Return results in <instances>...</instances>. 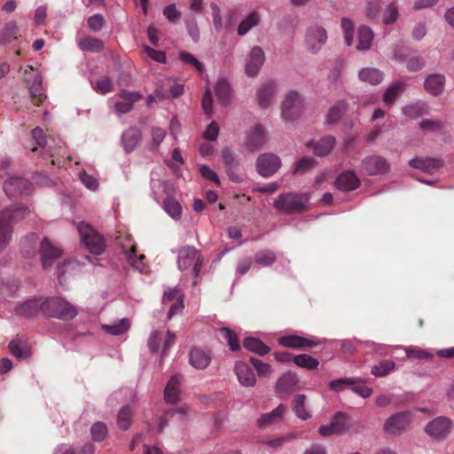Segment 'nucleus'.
Here are the masks:
<instances>
[{
    "label": "nucleus",
    "mask_w": 454,
    "mask_h": 454,
    "mask_svg": "<svg viewBox=\"0 0 454 454\" xmlns=\"http://www.w3.org/2000/svg\"><path fill=\"white\" fill-rule=\"evenodd\" d=\"M399 17L398 8L395 4L387 5L383 12V22L386 25L395 23Z\"/></svg>",
    "instance_id": "nucleus-55"
},
{
    "label": "nucleus",
    "mask_w": 454,
    "mask_h": 454,
    "mask_svg": "<svg viewBox=\"0 0 454 454\" xmlns=\"http://www.w3.org/2000/svg\"><path fill=\"white\" fill-rule=\"evenodd\" d=\"M256 166L259 174L267 177L278 171L281 166V161L280 159L273 153H264L258 157Z\"/></svg>",
    "instance_id": "nucleus-11"
},
{
    "label": "nucleus",
    "mask_w": 454,
    "mask_h": 454,
    "mask_svg": "<svg viewBox=\"0 0 454 454\" xmlns=\"http://www.w3.org/2000/svg\"><path fill=\"white\" fill-rule=\"evenodd\" d=\"M276 84L273 82L263 83L257 90L258 105L261 108L269 107L274 99Z\"/></svg>",
    "instance_id": "nucleus-20"
},
{
    "label": "nucleus",
    "mask_w": 454,
    "mask_h": 454,
    "mask_svg": "<svg viewBox=\"0 0 454 454\" xmlns=\"http://www.w3.org/2000/svg\"><path fill=\"white\" fill-rule=\"evenodd\" d=\"M235 372L239 382L244 387H254L256 383L252 368L246 363L239 361L235 364Z\"/></svg>",
    "instance_id": "nucleus-18"
},
{
    "label": "nucleus",
    "mask_w": 454,
    "mask_h": 454,
    "mask_svg": "<svg viewBox=\"0 0 454 454\" xmlns=\"http://www.w3.org/2000/svg\"><path fill=\"white\" fill-rule=\"evenodd\" d=\"M132 411L131 408L129 406L122 407L119 413L117 418L118 426L123 429L126 430L129 428L131 423V418H132Z\"/></svg>",
    "instance_id": "nucleus-48"
},
{
    "label": "nucleus",
    "mask_w": 454,
    "mask_h": 454,
    "mask_svg": "<svg viewBox=\"0 0 454 454\" xmlns=\"http://www.w3.org/2000/svg\"><path fill=\"white\" fill-rule=\"evenodd\" d=\"M78 45L82 51L99 52L104 49V43L101 40L86 36L79 40Z\"/></svg>",
    "instance_id": "nucleus-34"
},
{
    "label": "nucleus",
    "mask_w": 454,
    "mask_h": 454,
    "mask_svg": "<svg viewBox=\"0 0 454 454\" xmlns=\"http://www.w3.org/2000/svg\"><path fill=\"white\" fill-rule=\"evenodd\" d=\"M211 358L209 352L199 348H193L190 352V364L198 370L206 369Z\"/></svg>",
    "instance_id": "nucleus-26"
},
{
    "label": "nucleus",
    "mask_w": 454,
    "mask_h": 454,
    "mask_svg": "<svg viewBox=\"0 0 454 454\" xmlns=\"http://www.w3.org/2000/svg\"><path fill=\"white\" fill-rule=\"evenodd\" d=\"M335 145V138L332 136L325 137L320 139L315 146V153L318 156L328 154Z\"/></svg>",
    "instance_id": "nucleus-39"
},
{
    "label": "nucleus",
    "mask_w": 454,
    "mask_h": 454,
    "mask_svg": "<svg viewBox=\"0 0 454 454\" xmlns=\"http://www.w3.org/2000/svg\"><path fill=\"white\" fill-rule=\"evenodd\" d=\"M215 93L222 102L226 103L231 96L229 82L226 80H219L215 85Z\"/></svg>",
    "instance_id": "nucleus-52"
},
{
    "label": "nucleus",
    "mask_w": 454,
    "mask_h": 454,
    "mask_svg": "<svg viewBox=\"0 0 454 454\" xmlns=\"http://www.w3.org/2000/svg\"><path fill=\"white\" fill-rule=\"evenodd\" d=\"M44 309V315L67 321L77 315L76 307L59 297L46 298Z\"/></svg>",
    "instance_id": "nucleus-3"
},
{
    "label": "nucleus",
    "mask_w": 454,
    "mask_h": 454,
    "mask_svg": "<svg viewBox=\"0 0 454 454\" xmlns=\"http://www.w3.org/2000/svg\"><path fill=\"white\" fill-rule=\"evenodd\" d=\"M91 85L97 92L103 95L109 93L114 90L113 82L107 76H101L98 78L96 81L91 82Z\"/></svg>",
    "instance_id": "nucleus-43"
},
{
    "label": "nucleus",
    "mask_w": 454,
    "mask_h": 454,
    "mask_svg": "<svg viewBox=\"0 0 454 454\" xmlns=\"http://www.w3.org/2000/svg\"><path fill=\"white\" fill-rule=\"evenodd\" d=\"M104 24V17L100 14H95L88 19V26L93 31H99Z\"/></svg>",
    "instance_id": "nucleus-63"
},
{
    "label": "nucleus",
    "mask_w": 454,
    "mask_h": 454,
    "mask_svg": "<svg viewBox=\"0 0 454 454\" xmlns=\"http://www.w3.org/2000/svg\"><path fill=\"white\" fill-rule=\"evenodd\" d=\"M359 78L363 82L376 85L382 81L383 74L379 69L367 67L360 71Z\"/></svg>",
    "instance_id": "nucleus-36"
},
{
    "label": "nucleus",
    "mask_w": 454,
    "mask_h": 454,
    "mask_svg": "<svg viewBox=\"0 0 454 454\" xmlns=\"http://www.w3.org/2000/svg\"><path fill=\"white\" fill-rule=\"evenodd\" d=\"M293 362L299 367L307 370H315L317 368L319 362L317 359L307 354L297 355L293 357Z\"/></svg>",
    "instance_id": "nucleus-38"
},
{
    "label": "nucleus",
    "mask_w": 454,
    "mask_h": 454,
    "mask_svg": "<svg viewBox=\"0 0 454 454\" xmlns=\"http://www.w3.org/2000/svg\"><path fill=\"white\" fill-rule=\"evenodd\" d=\"M219 134V127L215 121H212L203 133V137L207 140H216Z\"/></svg>",
    "instance_id": "nucleus-64"
},
{
    "label": "nucleus",
    "mask_w": 454,
    "mask_h": 454,
    "mask_svg": "<svg viewBox=\"0 0 454 454\" xmlns=\"http://www.w3.org/2000/svg\"><path fill=\"white\" fill-rule=\"evenodd\" d=\"M453 422L450 419L440 416L429 421L424 428L425 433L434 440H443L451 432Z\"/></svg>",
    "instance_id": "nucleus-8"
},
{
    "label": "nucleus",
    "mask_w": 454,
    "mask_h": 454,
    "mask_svg": "<svg viewBox=\"0 0 454 454\" xmlns=\"http://www.w3.org/2000/svg\"><path fill=\"white\" fill-rule=\"evenodd\" d=\"M346 110V104L343 101L339 102L337 105L329 109L328 114L326 115V121L329 123L337 122Z\"/></svg>",
    "instance_id": "nucleus-47"
},
{
    "label": "nucleus",
    "mask_w": 454,
    "mask_h": 454,
    "mask_svg": "<svg viewBox=\"0 0 454 454\" xmlns=\"http://www.w3.org/2000/svg\"><path fill=\"white\" fill-rule=\"evenodd\" d=\"M404 82H396L390 85L383 94V101L386 106H391L396 98L403 91Z\"/></svg>",
    "instance_id": "nucleus-35"
},
{
    "label": "nucleus",
    "mask_w": 454,
    "mask_h": 454,
    "mask_svg": "<svg viewBox=\"0 0 454 454\" xmlns=\"http://www.w3.org/2000/svg\"><path fill=\"white\" fill-rule=\"evenodd\" d=\"M347 417L343 413H337L329 425H324L319 427V434L324 436L332 434H340L346 430Z\"/></svg>",
    "instance_id": "nucleus-15"
},
{
    "label": "nucleus",
    "mask_w": 454,
    "mask_h": 454,
    "mask_svg": "<svg viewBox=\"0 0 454 454\" xmlns=\"http://www.w3.org/2000/svg\"><path fill=\"white\" fill-rule=\"evenodd\" d=\"M360 180L353 171H344L336 179L335 185L339 190L348 192L356 189Z\"/></svg>",
    "instance_id": "nucleus-25"
},
{
    "label": "nucleus",
    "mask_w": 454,
    "mask_h": 454,
    "mask_svg": "<svg viewBox=\"0 0 454 454\" xmlns=\"http://www.w3.org/2000/svg\"><path fill=\"white\" fill-rule=\"evenodd\" d=\"M140 140V132L137 129L126 130L122 136L124 147L127 151H132Z\"/></svg>",
    "instance_id": "nucleus-40"
},
{
    "label": "nucleus",
    "mask_w": 454,
    "mask_h": 454,
    "mask_svg": "<svg viewBox=\"0 0 454 454\" xmlns=\"http://www.w3.org/2000/svg\"><path fill=\"white\" fill-rule=\"evenodd\" d=\"M362 167L364 172L370 176L383 174L389 168L387 160L380 156H371L364 159Z\"/></svg>",
    "instance_id": "nucleus-14"
},
{
    "label": "nucleus",
    "mask_w": 454,
    "mask_h": 454,
    "mask_svg": "<svg viewBox=\"0 0 454 454\" xmlns=\"http://www.w3.org/2000/svg\"><path fill=\"white\" fill-rule=\"evenodd\" d=\"M61 249L52 245L49 239H43L41 243V255L44 269L51 266L52 261L61 255Z\"/></svg>",
    "instance_id": "nucleus-19"
},
{
    "label": "nucleus",
    "mask_w": 454,
    "mask_h": 454,
    "mask_svg": "<svg viewBox=\"0 0 454 454\" xmlns=\"http://www.w3.org/2000/svg\"><path fill=\"white\" fill-rule=\"evenodd\" d=\"M180 60L188 66L194 67L200 74L204 72V66L193 55L188 52H181L179 55Z\"/></svg>",
    "instance_id": "nucleus-53"
},
{
    "label": "nucleus",
    "mask_w": 454,
    "mask_h": 454,
    "mask_svg": "<svg viewBox=\"0 0 454 454\" xmlns=\"http://www.w3.org/2000/svg\"><path fill=\"white\" fill-rule=\"evenodd\" d=\"M243 346L247 350L254 352L259 356L268 354L270 348L265 345L260 339L254 337H247L243 340Z\"/></svg>",
    "instance_id": "nucleus-32"
},
{
    "label": "nucleus",
    "mask_w": 454,
    "mask_h": 454,
    "mask_svg": "<svg viewBox=\"0 0 454 454\" xmlns=\"http://www.w3.org/2000/svg\"><path fill=\"white\" fill-rule=\"evenodd\" d=\"M445 85V77L440 74L428 75L425 81V90L433 96L441 94Z\"/></svg>",
    "instance_id": "nucleus-27"
},
{
    "label": "nucleus",
    "mask_w": 454,
    "mask_h": 454,
    "mask_svg": "<svg viewBox=\"0 0 454 454\" xmlns=\"http://www.w3.org/2000/svg\"><path fill=\"white\" fill-rule=\"evenodd\" d=\"M279 345L290 348H309L317 347L319 341L314 338H306L294 334L282 336L278 339Z\"/></svg>",
    "instance_id": "nucleus-13"
},
{
    "label": "nucleus",
    "mask_w": 454,
    "mask_h": 454,
    "mask_svg": "<svg viewBox=\"0 0 454 454\" xmlns=\"http://www.w3.org/2000/svg\"><path fill=\"white\" fill-rule=\"evenodd\" d=\"M129 328V322L128 319H121L118 323L112 325H103V329L106 333L113 334V335H121V334L124 333L125 332H127Z\"/></svg>",
    "instance_id": "nucleus-49"
},
{
    "label": "nucleus",
    "mask_w": 454,
    "mask_h": 454,
    "mask_svg": "<svg viewBox=\"0 0 454 454\" xmlns=\"http://www.w3.org/2000/svg\"><path fill=\"white\" fill-rule=\"evenodd\" d=\"M422 130L427 132H437L443 129V122L439 120L425 119L419 122Z\"/></svg>",
    "instance_id": "nucleus-56"
},
{
    "label": "nucleus",
    "mask_w": 454,
    "mask_h": 454,
    "mask_svg": "<svg viewBox=\"0 0 454 454\" xmlns=\"http://www.w3.org/2000/svg\"><path fill=\"white\" fill-rule=\"evenodd\" d=\"M180 380L181 379L178 375L172 376L168 380L164 390V398L167 403H175L178 401Z\"/></svg>",
    "instance_id": "nucleus-28"
},
{
    "label": "nucleus",
    "mask_w": 454,
    "mask_h": 454,
    "mask_svg": "<svg viewBox=\"0 0 454 454\" xmlns=\"http://www.w3.org/2000/svg\"><path fill=\"white\" fill-rule=\"evenodd\" d=\"M163 304L169 306L168 318L171 319L174 315L184 309V294L178 288L169 289L163 295Z\"/></svg>",
    "instance_id": "nucleus-12"
},
{
    "label": "nucleus",
    "mask_w": 454,
    "mask_h": 454,
    "mask_svg": "<svg viewBox=\"0 0 454 454\" xmlns=\"http://www.w3.org/2000/svg\"><path fill=\"white\" fill-rule=\"evenodd\" d=\"M304 111L303 99L296 91H290L281 106V116L285 121H293L301 116Z\"/></svg>",
    "instance_id": "nucleus-6"
},
{
    "label": "nucleus",
    "mask_w": 454,
    "mask_h": 454,
    "mask_svg": "<svg viewBox=\"0 0 454 454\" xmlns=\"http://www.w3.org/2000/svg\"><path fill=\"white\" fill-rule=\"evenodd\" d=\"M403 113L408 118L415 119L422 116L426 113V106L424 104L420 103L406 106L403 108Z\"/></svg>",
    "instance_id": "nucleus-51"
},
{
    "label": "nucleus",
    "mask_w": 454,
    "mask_h": 454,
    "mask_svg": "<svg viewBox=\"0 0 454 454\" xmlns=\"http://www.w3.org/2000/svg\"><path fill=\"white\" fill-rule=\"evenodd\" d=\"M165 211L174 219H179L182 215L180 203L173 198H167L163 202Z\"/></svg>",
    "instance_id": "nucleus-44"
},
{
    "label": "nucleus",
    "mask_w": 454,
    "mask_h": 454,
    "mask_svg": "<svg viewBox=\"0 0 454 454\" xmlns=\"http://www.w3.org/2000/svg\"><path fill=\"white\" fill-rule=\"evenodd\" d=\"M77 231L82 243L90 253L101 254L105 251L106 242L104 238L90 224L82 222L79 223L77 224Z\"/></svg>",
    "instance_id": "nucleus-4"
},
{
    "label": "nucleus",
    "mask_w": 454,
    "mask_h": 454,
    "mask_svg": "<svg viewBox=\"0 0 454 454\" xmlns=\"http://www.w3.org/2000/svg\"><path fill=\"white\" fill-rule=\"evenodd\" d=\"M45 304L46 299L44 298L39 297L29 299L18 307L17 312L18 314L26 317L34 316L39 312H43L44 314Z\"/></svg>",
    "instance_id": "nucleus-16"
},
{
    "label": "nucleus",
    "mask_w": 454,
    "mask_h": 454,
    "mask_svg": "<svg viewBox=\"0 0 454 454\" xmlns=\"http://www.w3.org/2000/svg\"><path fill=\"white\" fill-rule=\"evenodd\" d=\"M306 396L304 395H298L294 400V411L297 417L305 420L308 419L310 415L305 409Z\"/></svg>",
    "instance_id": "nucleus-45"
},
{
    "label": "nucleus",
    "mask_w": 454,
    "mask_h": 454,
    "mask_svg": "<svg viewBox=\"0 0 454 454\" xmlns=\"http://www.w3.org/2000/svg\"><path fill=\"white\" fill-rule=\"evenodd\" d=\"M19 33V27L15 22H9L5 25L3 34L1 35V41L3 43L11 42L17 38Z\"/></svg>",
    "instance_id": "nucleus-54"
},
{
    "label": "nucleus",
    "mask_w": 454,
    "mask_h": 454,
    "mask_svg": "<svg viewBox=\"0 0 454 454\" xmlns=\"http://www.w3.org/2000/svg\"><path fill=\"white\" fill-rule=\"evenodd\" d=\"M144 51L150 59H153L156 62H166V55L164 51L154 50L149 46H144Z\"/></svg>",
    "instance_id": "nucleus-62"
},
{
    "label": "nucleus",
    "mask_w": 454,
    "mask_h": 454,
    "mask_svg": "<svg viewBox=\"0 0 454 454\" xmlns=\"http://www.w3.org/2000/svg\"><path fill=\"white\" fill-rule=\"evenodd\" d=\"M25 81L27 83L31 102L36 106H41L46 99L44 90L42 86L43 78L38 71H35L31 66H27L25 69Z\"/></svg>",
    "instance_id": "nucleus-5"
},
{
    "label": "nucleus",
    "mask_w": 454,
    "mask_h": 454,
    "mask_svg": "<svg viewBox=\"0 0 454 454\" xmlns=\"http://www.w3.org/2000/svg\"><path fill=\"white\" fill-rule=\"evenodd\" d=\"M184 93V86L171 79H166L160 88L156 90V97L160 99L167 98H177Z\"/></svg>",
    "instance_id": "nucleus-21"
},
{
    "label": "nucleus",
    "mask_w": 454,
    "mask_h": 454,
    "mask_svg": "<svg viewBox=\"0 0 454 454\" xmlns=\"http://www.w3.org/2000/svg\"><path fill=\"white\" fill-rule=\"evenodd\" d=\"M90 432L94 441L101 442L107 435L108 430L104 423L96 422L92 425Z\"/></svg>",
    "instance_id": "nucleus-57"
},
{
    "label": "nucleus",
    "mask_w": 454,
    "mask_h": 454,
    "mask_svg": "<svg viewBox=\"0 0 454 454\" xmlns=\"http://www.w3.org/2000/svg\"><path fill=\"white\" fill-rule=\"evenodd\" d=\"M286 411V407L283 404H280L271 412L262 415L258 420L259 427H264L278 422L282 419Z\"/></svg>",
    "instance_id": "nucleus-29"
},
{
    "label": "nucleus",
    "mask_w": 454,
    "mask_h": 454,
    "mask_svg": "<svg viewBox=\"0 0 454 454\" xmlns=\"http://www.w3.org/2000/svg\"><path fill=\"white\" fill-rule=\"evenodd\" d=\"M315 160L310 157L301 158L295 165L294 174L304 172L315 165Z\"/></svg>",
    "instance_id": "nucleus-61"
},
{
    "label": "nucleus",
    "mask_w": 454,
    "mask_h": 454,
    "mask_svg": "<svg viewBox=\"0 0 454 454\" xmlns=\"http://www.w3.org/2000/svg\"><path fill=\"white\" fill-rule=\"evenodd\" d=\"M412 421L410 412H398L389 417L384 423V432L390 435H399L403 433Z\"/></svg>",
    "instance_id": "nucleus-9"
},
{
    "label": "nucleus",
    "mask_w": 454,
    "mask_h": 454,
    "mask_svg": "<svg viewBox=\"0 0 454 454\" xmlns=\"http://www.w3.org/2000/svg\"><path fill=\"white\" fill-rule=\"evenodd\" d=\"M250 362L256 369L259 376L266 377L269 376L272 372L271 367L269 364L263 363L257 358L252 357L250 359Z\"/></svg>",
    "instance_id": "nucleus-59"
},
{
    "label": "nucleus",
    "mask_w": 454,
    "mask_h": 454,
    "mask_svg": "<svg viewBox=\"0 0 454 454\" xmlns=\"http://www.w3.org/2000/svg\"><path fill=\"white\" fill-rule=\"evenodd\" d=\"M220 332L223 338L227 341L231 350L238 351L240 349L239 337L234 332L227 328H222Z\"/></svg>",
    "instance_id": "nucleus-50"
},
{
    "label": "nucleus",
    "mask_w": 454,
    "mask_h": 454,
    "mask_svg": "<svg viewBox=\"0 0 454 454\" xmlns=\"http://www.w3.org/2000/svg\"><path fill=\"white\" fill-rule=\"evenodd\" d=\"M380 0H369L366 4L365 13L369 19H375L380 11Z\"/></svg>",
    "instance_id": "nucleus-60"
},
{
    "label": "nucleus",
    "mask_w": 454,
    "mask_h": 454,
    "mask_svg": "<svg viewBox=\"0 0 454 454\" xmlns=\"http://www.w3.org/2000/svg\"><path fill=\"white\" fill-rule=\"evenodd\" d=\"M373 39V33L372 29L366 26H362L358 30V44L357 50H367L371 46Z\"/></svg>",
    "instance_id": "nucleus-37"
},
{
    "label": "nucleus",
    "mask_w": 454,
    "mask_h": 454,
    "mask_svg": "<svg viewBox=\"0 0 454 454\" xmlns=\"http://www.w3.org/2000/svg\"><path fill=\"white\" fill-rule=\"evenodd\" d=\"M254 261L262 266H270L276 261V255L273 251L261 250L254 255Z\"/></svg>",
    "instance_id": "nucleus-46"
},
{
    "label": "nucleus",
    "mask_w": 454,
    "mask_h": 454,
    "mask_svg": "<svg viewBox=\"0 0 454 454\" xmlns=\"http://www.w3.org/2000/svg\"><path fill=\"white\" fill-rule=\"evenodd\" d=\"M261 20V16L257 12L249 13L239 25L238 34L239 35H246L250 29L257 26Z\"/></svg>",
    "instance_id": "nucleus-33"
},
{
    "label": "nucleus",
    "mask_w": 454,
    "mask_h": 454,
    "mask_svg": "<svg viewBox=\"0 0 454 454\" xmlns=\"http://www.w3.org/2000/svg\"><path fill=\"white\" fill-rule=\"evenodd\" d=\"M264 62V53L260 47L251 50L249 59L246 65V73L248 76H255Z\"/></svg>",
    "instance_id": "nucleus-17"
},
{
    "label": "nucleus",
    "mask_w": 454,
    "mask_h": 454,
    "mask_svg": "<svg viewBox=\"0 0 454 454\" xmlns=\"http://www.w3.org/2000/svg\"><path fill=\"white\" fill-rule=\"evenodd\" d=\"M27 214V207L7 208L0 212V251L9 243L12 229L11 223L23 219Z\"/></svg>",
    "instance_id": "nucleus-2"
},
{
    "label": "nucleus",
    "mask_w": 454,
    "mask_h": 454,
    "mask_svg": "<svg viewBox=\"0 0 454 454\" xmlns=\"http://www.w3.org/2000/svg\"><path fill=\"white\" fill-rule=\"evenodd\" d=\"M177 262L181 270L192 268V271L195 277H198L201 269L203 258L200 254V251L197 250L194 247L186 246L180 248L178 252Z\"/></svg>",
    "instance_id": "nucleus-7"
},
{
    "label": "nucleus",
    "mask_w": 454,
    "mask_h": 454,
    "mask_svg": "<svg viewBox=\"0 0 454 454\" xmlns=\"http://www.w3.org/2000/svg\"><path fill=\"white\" fill-rule=\"evenodd\" d=\"M297 385V377L294 373H286L277 382V391L280 394L294 390Z\"/></svg>",
    "instance_id": "nucleus-31"
},
{
    "label": "nucleus",
    "mask_w": 454,
    "mask_h": 454,
    "mask_svg": "<svg viewBox=\"0 0 454 454\" xmlns=\"http://www.w3.org/2000/svg\"><path fill=\"white\" fill-rule=\"evenodd\" d=\"M410 165L426 173L432 174L442 167V161L436 158H415Z\"/></svg>",
    "instance_id": "nucleus-24"
},
{
    "label": "nucleus",
    "mask_w": 454,
    "mask_h": 454,
    "mask_svg": "<svg viewBox=\"0 0 454 454\" xmlns=\"http://www.w3.org/2000/svg\"><path fill=\"white\" fill-rule=\"evenodd\" d=\"M29 188L30 183L22 177H12L4 184V192L8 196L27 192L29 191Z\"/></svg>",
    "instance_id": "nucleus-23"
},
{
    "label": "nucleus",
    "mask_w": 454,
    "mask_h": 454,
    "mask_svg": "<svg viewBox=\"0 0 454 454\" xmlns=\"http://www.w3.org/2000/svg\"><path fill=\"white\" fill-rule=\"evenodd\" d=\"M395 367V363L392 360L380 361L372 368V374L376 377H384L392 372Z\"/></svg>",
    "instance_id": "nucleus-42"
},
{
    "label": "nucleus",
    "mask_w": 454,
    "mask_h": 454,
    "mask_svg": "<svg viewBox=\"0 0 454 454\" xmlns=\"http://www.w3.org/2000/svg\"><path fill=\"white\" fill-rule=\"evenodd\" d=\"M309 200L308 193H285L274 201V207L281 213L296 214L306 209Z\"/></svg>",
    "instance_id": "nucleus-1"
},
{
    "label": "nucleus",
    "mask_w": 454,
    "mask_h": 454,
    "mask_svg": "<svg viewBox=\"0 0 454 454\" xmlns=\"http://www.w3.org/2000/svg\"><path fill=\"white\" fill-rule=\"evenodd\" d=\"M123 101L115 104V112L118 114H127L132 107L133 104L141 98V95L136 91L122 90L119 94Z\"/></svg>",
    "instance_id": "nucleus-22"
},
{
    "label": "nucleus",
    "mask_w": 454,
    "mask_h": 454,
    "mask_svg": "<svg viewBox=\"0 0 454 454\" xmlns=\"http://www.w3.org/2000/svg\"><path fill=\"white\" fill-rule=\"evenodd\" d=\"M127 257L134 268L138 270L140 272H144L145 270V264L144 262L145 255H137V247L135 244H132L129 250L127 252Z\"/></svg>",
    "instance_id": "nucleus-41"
},
{
    "label": "nucleus",
    "mask_w": 454,
    "mask_h": 454,
    "mask_svg": "<svg viewBox=\"0 0 454 454\" xmlns=\"http://www.w3.org/2000/svg\"><path fill=\"white\" fill-rule=\"evenodd\" d=\"M265 143V130L264 128L258 124L251 131L248 139L247 146L251 150L259 149Z\"/></svg>",
    "instance_id": "nucleus-30"
},
{
    "label": "nucleus",
    "mask_w": 454,
    "mask_h": 454,
    "mask_svg": "<svg viewBox=\"0 0 454 454\" xmlns=\"http://www.w3.org/2000/svg\"><path fill=\"white\" fill-rule=\"evenodd\" d=\"M341 28L344 34V38L347 45H350L353 40L354 23L351 20L343 18L341 20Z\"/></svg>",
    "instance_id": "nucleus-58"
},
{
    "label": "nucleus",
    "mask_w": 454,
    "mask_h": 454,
    "mask_svg": "<svg viewBox=\"0 0 454 454\" xmlns=\"http://www.w3.org/2000/svg\"><path fill=\"white\" fill-rule=\"evenodd\" d=\"M326 40V30L321 26L314 25L309 27L307 30L305 45L309 51L317 53L325 45Z\"/></svg>",
    "instance_id": "nucleus-10"
}]
</instances>
